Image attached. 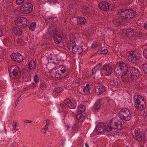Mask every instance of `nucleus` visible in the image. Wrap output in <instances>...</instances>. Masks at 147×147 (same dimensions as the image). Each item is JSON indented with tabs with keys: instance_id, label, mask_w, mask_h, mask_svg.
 <instances>
[{
	"instance_id": "09e8293b",
	"label": "nucleus",
	"mask_w": 147,
	"mask_h": 147,
	"mask_svg": "<svg viewBox=\"0 0 147 147\" xmlns=\"http://www.w3.org/2000/svg\"><path fill=\"white\" fill-rule=\"evenodd\" d=\"M71 101L70 100L68 99L67 98L65 99L64 101V103L67 105V106L68 105V104H69L70 102Z\"/></svg>"
},
{
	"instance_id": "2eb2a0df",
	"label": "nucleus",
	"mask_w": 147,
	"mask_h": 147,
	"mask_svg": "<svg viewBox=\"0 0 147 147\" xmlns=\"http://www.w3.org/2000/svg\"><path fill=\"white\" fill-rule=\"evenodd\" d=\"M11 57L13 61L18 63L22 62L23 60V56L19 53H13L11 54Z\"/></svg>"
},
{
	"instance_id": "8fccbe9b",
	"label": "nucleus",
	"mask_w": 147,
	"mask_h": 147,
	"mask_svg": "<svg viewBox=\"0 0 147 147\" xmlns=\"http://www.w3.org/2000/svg\"><path fill=\"white\" fill-rule=\"evenodd\" d=\"M21 73L22 76H23V78L24 77L26 78L28 76V74L26 71H22Z\"/></svg>"
},
{
	"instance_id": "6e6d98bb",
	"label": "nucleus",
	"mask_w": 147,
	"mask_h": 147,
	"mask_svg": "<svg viewBox=\"0 0 147 147\" xmlns=\"http://www.w3.org/2000/svg\"><path fill=\"white\" fill-rule=\"evenodd\" d=\"M144 138L145 139L147 140V131H146L144 133Z\"/></svg>"
},
{
	"instance_id": "bb28decb",
	"label": "nucleus",
	"mask_w": 147,
	"mask_h": 147,
	"mask_svg": "<svg viewBox=\"0 0 147 147\" xmlns=\"http://www.w3.org/2000/svg\"><path fill=\"white\" fill-rule=\"evenodd\" d=\"M78 24L79 25H83L85 24L87 22L85 18L82 17H79L77 20Z\"/></svg>"
},
{
	"instance_id": "6e6552de",
	"label": "nucleus",
	"mask_w": 147,
	"mask_h": 147,
	"mask_svg": "<svg viewBox=\"0 0 147 147\" xmlns=\"http://www.w3.org/2000/svg\"><path fill=\"white\" fill-rule=\"evenodd\" d=\"M21 71L18 66L13 65L10 67L9 73L12 74L15 78H18L22 76Z\"/></svg>"
},
{
	"instance_id": "4d7b16f0",
	"label": "nucleus",
	"mask_w": 147,
	"mask_h": 147,
	"mask_svg": "<svg viewBox=\"0 0 147 147\" xmlns=\"http://www.w3.org/2000/svg\"><path fill=\"white\" fill-rule=\"evenodd\" d=\"M50 121L49 119L47 120V126L48 125H49L50 124Z\"/></svg>"
},
{
	"instance_id": "4be33fe9",
	"label": "nucleus",
	"mask_w": 147,
	"mask_h": 147,
	"mask_svg": "<svg viewBox=\"0 0 147 147\" xmlns=\"http://www.w3.org/2000/svg\"><path fill=\"white\" fill-rule=\"evenodd\" d=\"M109 84L113 89L117 88L118 83L117 79L113 78V80L109 81Z\"/></svg>"
},
{
	"instance_id": "69168bd1",
	"label": "nucleus",
	"mask_w": 147,
	"mask_h": 147,
	"mask_svg": "<svg viewBox=\"0 0 147 147\" xmlns=\"http://www.w3.org/2000/svg\"><path fill=\"white\" fill-rule=\"evenodd\" d=\"M67 129H68L69 128H70V127H69V126H67Z\"/></svg>"
},
{
	"instance_id": "f8f14e48",
	"label": "nucleus",
	"mask_w": 147,
	"mask_h": 147,
	"mask_svg": "<svg viewBox=\"0 0 147 147\" xmlns=\"http://www.w3.org/2000/svg\"><path fill=\"white\" fill-rule=\"evenodd\" d=\"M131 52L129 53V61L132 63L136 64L140 61V57L138 54H134Z\"/></svg>"
},
{
	"instance_id": "f257e3e1",
	"label": "nucleus",
	"mask_w": 147,
	"mask_h": 147,
	"mask_svg": "<svg viewBox=\"0 0 147 147\" xmlns=\"http://www.w3.org/2000/svg\"><path fill=\"white\" fill-rule=\"evenodd\" d=\"M118 15L123 20L115 18L113 20V23L116 26H119L123 23V21H126L127 20L133 18L136 15V12L132 9H123L120 10Z\"/></svg>"
},
{
	"instance_id": "aec40b11",
	"label": "nucleus",
	"mask_w": 147,
	"mask_h": 147,
	"mask_svg": "<svg viewBox=\"0 0 147 147\" xmlns=\"http://www.w3.org/2000/svg\"><path fill=\"white\" fill-rule=\"evenodd\" d=\"M105 88L103 85H100L99 87H98L95 89V92L98 96L101 94H104L105 93Z\"/></svg>"
},
{
	"instance_id": "c756f323",
	"label": "nucleus",
	"mask_w": 147,
	"mask_h": 147,
	"mask_svg": "<svg viewBox=\"0 0 147 147\" xmlns=\"http://www.w3.org/2000/svg\"><path fill=\"white\" fill-rule=\"evenodd\" d=\"M86 109V107L84 105H80L78 106V109L77 111H84Z\"/></svg>"
},
{
	"instance_id": "2f4dec72",
	"label": "nucleus",
	"mask_w": 147,
	"mask_h": 147,
	"mask_svg": "<svg viewBox=\"0 0 147 147\" xmlns=\"http://www.w3.org/2000/svg\"><path fill=\"white\" fill-rule=\"evenodd\" d=\"M90 86L88 84H87L86 86L85 87H84L83 90L85 93H90Z\"/></svg>"
},
{
	"instance_id": "cd10ccee",
	"label": "nucleus",
	"mask_w": 147,
	"mask_h": 147,
	"mask_svg": "<svg viewBox=\"0 0 147 147\" xmlns=\"http://www.w3.org/2000/svg\"><path fill=\"white\" fill-rule=\"evenodd\" d=\"M36 67V65L35 61H30L28 64V68L31 70H34Z\"/></svg>"
},
{
	"instance_id": "4c0bfd02",
	"label": "nucleus",
	"mask_w": 147,
	"mask_h": 147,
	"mask_svg": "<svg viewBox=\"0 0 147 147\" xmlns=\"http://www.w3.org/2000/svg\"><path fill=\"white\" fill-rule=\"evenodd\" d=\"M46 88V85L45 83H42V84H40V87H39V89L40 90H41L42 91H43Z\"/></svg>"
},
{
	"instance_id": "f03ea898",
	"label": "nucleus",
	"mask_w": 147,
	"mask_h": 147,
	"mask_svg": "<svg viewBox=\"0 0 147 147\" xmlns=\"http://www.w3.org/2000/svg\"><path fill=\"white\" fill-rule=\"evenodd\" d=\"M122 67V70L123 72L125 74H128V81H131L134 78L138 76L140 72L138 69L134 67H131L129 65L125 63L123 61L119 62Z\"/></svg>"
},
{
	"instance_id": "de8ad7c7",
	"label": "nucleus",
	"mask_w": 147,
	"mask_h": 147,
	"mask_svg": "<svg viewBox=\"0 0 147 147\" xmlns=\"http://www.w3.org/2000/svg\"><path fill=\"white\" fill-rule=\"evenodd\" d=\"M34 80L35 82L37 83L39 82V79L37 75H35L34 78Z\"/></svg>"
},
{
	"instance_id": "79ce46f5",
	"label": "nucleus",
	"mask_w": 147,
	"mask_h": 147,
	"mask_svg": "<svg viewBox=\"0 0 147 147\" xmlns=\"http://www.w3.org/2000/svg\"><path fill=\"white\" fill-rule=\"evenodd\" d=\"M98 46V44L96 42H94L92 44L91 48L93 49H94Z\"/></svg>"
},
{
	"instance_id": "39448f33",
	"label": "nucleus",
	"mask_w": 147,
	"mask_h": 147,
	"mask_svg": "<svg viewBox=\"0 0 147 147\" xmlns=\"http://www.w3.org/2000/svg\"><path fill=\"white\" fill-rule=\"evenodd\" d=\"M122 67L121 65L120 64L119 62H118L115 65L114 68V71L116 74L117 75L119 76L120 75L121 76V80L123 82L125 83V82L127 81V79L125 78V76L127 75L128 76V74H125L123 72V71H123Z\"/></svg>"
},
{
	"instance_id": "680f3d73",
	"label": "nucleus",
	"mask_w": 147,
	"mask_h": 147,
	"mask_svg": "<svg viewBox=\"0 0 147 147\" xmlns=\"http://www.w3.org/2000/svg\"><path fill=\"white\" fill-rule=\"evenodd\" d=\"M82 81L80 80H78V82H77L76 83L80 84L82 83Z\"/></svg>"
},
{
	"instance_id": "20e7f679",
	"label": "nucleus",
	"mask_w": 147,
	"mask_h": 147,
	"mask_svg": "<svg viewBox=\"0 0 147 147\" xmlns=\"http://www.w3.org/2000/svg\"><path fill=\"white\" fill-rule=\"evenodd\" d=\"M67 47L68 49H71L72 53L76 55H80L83 51L82 47L76 45L75 41L73 40H70L67 43Z\"/></svg>"
},
{
	"instance_id": "864d4df0",
	"label": "nucleus",
	"mask_w": 147,
	"mask_h": 147,
	"mask_svg": "<svg viewBox=\"0 0 147 147\" xmlns=\"http://www.w3.org/2000/svg\"><path fill=\"white\" fill-rule=\"evenodd\" d=\"M58 0H48L49 1L50 3H56L57 2Z\"/></svg>"
},
{
	"instance_id": "c9c22d12",
	"label": "nucleus",
	"mask_w": 147,
	"mask_h": 147,
	"mask_svg": "<svg viewBox=\"0 0 147 147\" xmlns=\"http://www.w3.org/2000/svg\"><path fill=\"white\" fill-rule=\"evenodd\" d=\"M107 103L106 105L107 108L108 109H109L111 107V105L113 101L111 100H107Z\"/></svg>"
},
{
	"instance_id": "bf43d9fd",
	"label": "nucleus",
	"mask_w": 147,
	"mask_h": 147,
	"mask_svg": "<svg viewBox=\"0 0 147 147\" xmlns=\"http://www.w3.org/2000/svg\"><path fill=\"white\" fill-rule=\"evenodd\" d=\"M3 34V32L2 30L0 29V37L2 36Z\"/></svg>"
},
{
	"instance_id": "3c124183",
	"label": "nucleus",
	"mask_w": 147,
	"mask_h": 147,
	"mask_svg": "<svg viewBox=\"0 0 147 147\" xmlns=\"http://www.w3.org/2000/svg\"><path fill=\"white\" fill-rule=\"evenodd\" d=\"M107 53H108L107 50L106 49H104L103 50H102V51L100 52V54H106Z\"/></svg>"
},
{
	"instance_id": "a878e982",
	"label": "nucleus",
	"mask_w": 147,
	"mask_h": 147,
	"mask_svg": "<svg viewBox=\"0 0 147 147\" xmlns=\"http://www.w3.org/2000/svg\"><path fill=\"white\" fill-rule=\"evenodd\" d=\"M135 136L136 140L138 141L141 142L142 141V134L140 132L136 131L135 133Z\"/></svg>"
},
{
	"instance_id": "774afa93",
	"label": "nucleus",
	"mask_w": 147,
	"mask_h": 147,
	"mask_svg": "<svg viewBox=\"0 0 147 147\" xmlns=\"http://www.w3.org/2000/svg\"><path fill=\"white\" fill-rule=\"evenodd\" d=\"M45 22H46V20L45 18Z\"/></svg>"
},
{
	"instance_id": "603ef678",
	"label": "nucleus",
	"mask_w": 147,
	"mask_h": 147,
	"mask_svg": "<svg viewBox=\"0 0 147 147\" xmlns=\"http://www.w3.org/2000/svg\"><path fill=\"white\" fill-rule=\"evenodd\" d=\"M46 129V125L45 126V128H42L41 129V132L44 134H45L46 133V131L45 129Z\"/></svg>"
},
{
	"instance_id": "e2e57ef3",
	"label": "nucleus",
	"mask_w": 147,
	"mask_h": 147,
	"mask_svg": "<svg viewBox=\"0 0 147 147\" xmlns=\"http://www.w3.org/2000/svg\"><path fill=\"white\" fill-rule=\"evenodd\" d=\"M102 47H100V48H98V50L99 51H102Z\"/></svg>"
},
{
	"instance_id": "5fc2aeb1",
	"label": "nucleus",
	"mask_w": 147,
	"mask_h": 147,
	"mask_svg": "<svg viewBox=\"0 0 147 147\" xmlns=\"http://www.w3.org/2000/svg\"><path fill=\"white\" fill-rule=\"evenodd\" d=\"M144 28L146 30H147V22L145 23L144 24Z\"/></svg>"
},
{
	"instance_id": "dca6fc26",
	"label": "nucleus",
	"mask_w": 147,
	"mask_h": 147,
	"mask_svg": "<svg viewBox=\"0 0 147 147\" xmlns=\"http://www.w3.org/2000/svg\"><path fill=\"white\" fill-rule=\"evenodd\" d=\"M113 68L110 65L105 64L102 66V70L105 75L107 76L110 75L112 71Z\"/></svg>"
},
{
	"instance_id": "a19ab883",
	"label": "nucleus",
	"mask_w": 147,
	"mask_h": 147,
	"mask_svg": "<svg viewBox=\"0 0 147 147\" xmlns=\"http://www.w3.org/2000/svg\"><path fill=\"white\" fill-rule=\"evenodd\" d=\"M13 7L12 5H10L7 6L6 8V9L7 11H10L13 10Z\"/></svg>"
},
{
	"instance_id": "393cba45",
	"label": "nucleus",
	"mask_w": 147,
	"mask_h": 147,
	"mask_svg": "<svg viewBox=\"0 0 147 147\" xmlns=\"http://www.w3.org/2000/svg\"><path fill=\"white\" fill-rule=\"evenodd\" d=\"M101 63H99L98 65H96L94 68L92 69V73L93 74H95L96 72L100 71V67L102 66Z\"/></svg>"
},
{
	"instance_id": "9b49d317",
	"label": "nucleus",
	"mask_w": 147,
	"mask_h": 147,
	"mask_svg": "<svg viewBox=\"0 0 147 147\" xmlns=\"http://www.w3.org/2000/svg\"><path fill=\"white\" fill-rule=\"evenodd\" d=\"M110 123L111 126L115 127V129H117L121 131L123 129L122 123L116 117L112 118L110 121Z\"/></svg>"
},
{
	"instance_id": "72a5a7b5",
	"label": "nucleus",
	"mask_w": 147,
	"mask_h": 147,
	"mask_svg": "<svg viewBox=\"0 0 147 147\" xmlns=\"http://www.w3.org/2000/svg\"><path fill=\"white\" fill-rule=\"evenodd\" d=\"M36 23L35 22H33L31 24L29 28L30 30L34 31L36 27Z\"/></svg>"
},
{
	"instance_id": "5701e85b",
	"label": "nucleus",
	"mask_w": 147,
	"mask_h": 147,
	"mask_svg": "<svg viewBox=\"0 0 147 147\" xmlns=\"http://www.w3.org/2000/svg\"><path fill=\"white\" fill-rule=\"evenodd\" d=\"M56 64L53 62H50L47 64V68L48 69V70L47 71H51L53 69H56L55 67H57L55 66Z\"/></svg>"
},
{
	"instance_id": "49530a36",
	"label": "nucleus",
	"mask_w": 147,
	"mask_h": 147,
	"mask_svg": "<svg viewBox=\"0 0 147 147\" xmlns=\"http://www.w3.org/2000/svg\"><path fill=\"white\" fill-rule=\"evenodd\" d=\"M17 125V123L16 122H13V127L14 130H18V129H17L16 127Z\"/></svg>"
},
{
	"instance_id": "7c9ffc66",
	"label": "nucleus",
	"mask_w": 147,
	"mask_h": 147,
	"mask_svg": "<svg viewBox=\"0 0 147 147\" xmlns=\"http://www.w3.org/2000/svg\"><path fill=\"white\" fill-rule=\"evenodd\" d=\"M113 126H111V124H110V126L108 125L107 127H106V125L105 126V131H106L108 132H109L111 131L113 129H114H114V127Z\"/></svg>"
},
{
	"instance_id": "58836bf2",
	"label": "nucleus",
	"mask_w": 147,
	"mask_h": 147,
	"mask_svg": "<svg viewBox=\"0 0 147 147\" xmlns=\"http://www.w3.org/2000/svg\"><path fill=\"white\" fill-rule=\"evenodd\" d=\"M67 106L71 109H75L76 107L75 106L74 104L71 102L68 104Z\"/></svg>"
},
{
	"instance_id": "7ed1b4c3",
	"label": "nucleus",
	"mask_w": 147,
	"mask_h": 147,
	"mask_svg": "<svg viewBox=\"0 0 147 147\" xmlns=\"http://www.w3.org/2000/svg\"><path fill=\"white\" fill-rule=\"evenodd\" d=\"M134 106L136 109L140 111L144 110L146 107V101L141 95H136L134 97Z\"/></svg>"
},
{
	"instance_id": "0eeeda50",
	"label": "nucleus",
	"mask_w": 147,
	"mask_h": 147,
	"mask_svg": "<svg viewBox=\"0 0 147 147\" xmlns=\"http://www.w3.org/2000/svg\"><path fill=\"white\" fill-rule=\"evenodd\" d=\"M131 115L129 110L124 108L120 111L119 117L123 120L129 121L131 119Z\"/></svg>"
},
{
	"instance_id": "e433bc0d",
	"label": "nucleus",
	"mask_w": 147,
	"mask_h": 147,
	"mask_svg": "<svg viewBox=\"0 0 147 147\" xmlns=\"http://www.w3.org/2000/svg\"><path fill=\"white\" fill-rule=\"evenodd\" d=\"M76 117L78 120H80L81 121H83L84 119V117L81 114L77 115Z\"/></svg>"
},
{
	"instance_id": "b1692460",
	"label": "nucleus",
	"mask_w": 147,
	"mask_h": 147,
	"mask_svg": "<svg viewBox=\"0 0 147 147\" xmlns=\"http://www.w3.org/2000/svg\"><path fill=\"white\" fill-rule=\"evenodd\" d=\"M12 31L15 35L18 36H20L22 34V30L18 27L14 28Z\"/></svg>"
},
{
	"instance_id": "9d476101",
	"label": "nucleus",
	"mask_w": 147,
	"mask_h": 147,
	"mask_svg": "<svg viewBox=\"0 0 147 147\" xmlns=\"http://www.w3.org/2000/svg\"><path fill=\"white\" fill-rule=\"evenodd\" d=\"M14 22L17 26H22L23 27H26L29 25L28 20L23 17L18 18L15 20Z\"/></svg>"
},
{
	"instance_id": "338daca9",
	"label": "nucleus",
	"mask_w": 147,
	"mask_h": 147,
	"mask_svg": "<svg viewBox=\"0 0 147 147\" xmlns=\"http://www.w3.org/2000/svg\"><path fill=\"white\" fill-rule=\"evenodd\" d=\"M13 147H15V146H13ZM11 147H13L12 146Z\"/></svg>"
},
{
	"instance_id": "ea45409f",
	"label": "nucleus",
	"mask_w": 147,
	"mask_h": 147,
	"mask_svg": "<svg viewBox=\"0 0 147 147\" xmlns=\"http://www.w3.org/2000/svg\"><path fill=\"white\" fill-rule=\"evenodd\" d=\"M63 90V88L59 87L57 88L55 90V91L57 93H59L61 92Z\"/></svg>"
},
{
	"instance_id": "412c9836",
	"label": "nucleus",
	"mask_w": 147,
	"mask_h": 147,
	"mask_svg": "<svg viewBox=\"0 0 147 147\" xmlns=\"http://www.w3.org/2000/svg\"><path fill=\"white\" fill-rule=\"evenodd\" d=\"M56 69H53L49 71H47V72L48 73V74H47V75H50L51 77L54 78H60L59 75L58 73H57Z\"/></svg>"
},
{
	"instance_id": "c85d7f7f",
	"label": "nucleus",
	"mask_w": 147,
	"mask_h": 147,
	"mask_svg": "<svg viewBox=\"0 0 147 147\" xmlns=\"http://www.w3.org/2000/svg\"><path fill=\"white\" fill-rule=\"evenodd\" d=\"M134 30L133 29H129L127 30L126 34L128 37H131L134 35Z\"/></svg>"
},
{
	"instance_id": "473e14b6",
	"label": "nucleus",
	"mask_w": 147,
	"mask_h": 147,
	"mask_svg": "<svg viewBox=\"0 0 147 147\" xmlns=\"http://www.w3.org/2000/svg\"><path fill=\"white\" fill-rule=\"evenodd\" d=\"M143 73L147 74V63H144L142 65Z\"/></svg>"
},
{
	"instance_id": "a18cd8bd",
	"label": "nucleus",
	"mask_w": 147,
	"mask_h": 147,
	"mask_svg": "<svg viewBox=\"0 0 147 147\" xmlns=\"http://www.w3.org/2000/svg\"><path fill=\"white\" fill-rule=\"evenodd\" d=\"M25 0H16V2L17 5L22 4Z\"/></svg>"
},
{
	"instance_id": "1a4fd4ad",
	"label": "nucleus",
	"mask_w": 147,
	"mask_h": 147,
	"mask_svg": "<svg viewBox=\"0 0 147 147\" xmlns=\"http://www.w3.org/2000/svg\"><path fill=\"white\" fill-rule=\"evenodd\" d=\"M52 20L51 18L47 19V25H49L47 29V34H49L51 37L55 35L56 31H58L55 26L52 24L51 23H50V21L51 22H52Z\"/></svg>"
},
{
	"instance_id": "052dcab7",
	"label": "nucleus",
	"mask_w": 147,
	"mask_h": 147,
	"mask_svg": "<svg viewBox=\"0 0 147 147\" xmlns=\"http://www.w3.org/2000/svg\"><path fill=\"white\" fill-rule=\"evenodd\" d=\"M48 146L47 147H51L52 146V144L50 143L48 144Z\"/></svg>"
},
{
	"instance_id": "0e129e2a",
	"label": "nucleus",
	"mask_w": 147,
	"mask_h": 147,
	"mask_svg": "<svg viewBox=\"0 0 147 147\" xmlns=\"http://www.w3.org/2000/svg\"><path fill=\"white\" fill-rule=\"evenodd\" d=\"M85 146L86 147H89V146L86 144H85Z\"/></svg>"
},
{
	"instance_id": "13d9d810",
	"label": "nucleus",
	"mask_w": 147,
	"mask_h": 147,
	"mask_svg": "<svg viewBox=\"0 0 147 147\" xmlns=\"http://www.w3.org/2000/svg\"><path fill=\"white\" fill-rule=\"evenodd\" d=\"M24 122H26V123H31L32 122V121H31L29 120H26V121H24Z\"/></svg>"
},
{
	"instance_id": "c03bdc74",
	"label": "nucleus",
	"mask_w": 147,
	"mask_h": 147,
	"mask_svg": "<svg viewBox=\"0 0 147 147\" xmlns=\"http://www.w3.org/2000/svg\"><path fill=\"white\" fill-rule=\"evenodd\" d=\"M143 53L144 58L147 59V49H144Z\"/></svg>"
},
{
	"instance_id": "423d86ee",
	"label": "nucleus",
	"mask_w": 147,
	"mask_h": 147,
	"mask_svg": "<svg viewBox=\"0 0 147 147\" xmlns=\"http://www.w3.org/2000/svg\"><path fill=\"white\" fill-rule=\"evenodd\" d=\"M33 8V5L30 2H25L21 6L20 12L22 14H28L32 11Z\"/></svg>"
},
{
	"instance_id": "a211bd4d",
	"label": "nucleus",
	"mask_w": 147,
	"mask_h": 147,
	"mask_svg": "<svg viewBox=\"0 0 147 147\" xmlns=\"http://www.w3.org/2000/svg\"><path fill=\"white\" fill-rule=\"evenodd\" d=\"M102 101V98H100L96 100L94 106V111L95 113L99 111V110H100Z\"/></svg>"
},
{
	"instance_id": "6ab92c4d",
	"label": "nucleus",
	"mask_w": 147,
	"mask_h": 147,
	"mask_svg": "<svg viewBox=\"0 0 147 147\" xmlns=\"http://www.w3.org/2000/svg\"><path fill=\"white\" fill-rule=\"evenodd\" d=\"M55 35L52 37L55 43L56 44L59 43L62 40V37L60 33L58 31H56Z\"/></svg>"
},
{
	"instance_id": "37998d69",
	"label": "nucleus",
	"mask_w": 147,
	"mask_h": 147,
	"mask_svg": "<svg viewBox=\"0 0 147 147\" xmlns=\"http://www.w3.org/2000/svg\"><path fill=\"white\" fill-rule=\"evenodd\" d=\"M17 42L18 44L19 45L20 44H24L25 43V42L22 39L20 38H19L18 40H17Z\"/></svg>"
},
{
	"instance_id": "f3484780",
	"label": "nucleus",
	"mask_w": 147,
	"mask_h": 147,
	"mask_svg": "<svg viewBox=\"0 0 147 147\" xmlns=\"http://www.w3.org/2000/svg\"><path fill=\"white\" fill-rule=\"evenodd\" d=\"M105 126L104 123H100L96 126L95 130L97 132L104 134L105 131Z\"/></svg>"
},
{
	"instance_id": "f704fd0d",
	"label": "nucleus",
	"mask_w": 147,
	"mask_h": 147,
	"mask_svg": "<svg viewBox=\"0 0 147 147\" xmlns=\"http://www.w3.org/2000/svg\"><path fill=\"white\" fill-rule=\"evenodd\" d=\"M142 33L141 32H139L136 34V40L138 41L140 40L142 38Z\"/></svg>"
},
{
	"instance_id": "4468645a",
	"label": "nucleus",
	"mask_w": 147,
	"mask_h": 147,
	"mask_svg": "<svg viewBox=\"0 0 147 147\" xmlns=\"http://www.w3.org/2000/svg\"><path fill=\"white\" fill-rule=\"evenodd\" d=\"M60 78L65 77L67 76L66 73H65L67 71L66 67L62 65H59V66L55 67Z\"/></svg>"
},
{
	"instance_id": "ddd939ff",
	"label": "nucleus",
	"mask_w": 147,
	"mask_h": 147,
	"mask_svg": "<svg viewBox=\"0 0 147 147\" xmlns=\"http://www.w3.org/2000/svg\"><path fill=\"white\" fill-rule=\"evenodd\" d=\"M110 3L106 1H102L100 2L98 4V7L99 8L102 10L107 11L108 10L112 11V8H111V6Z\"/></svg>"
}]
</instances>
